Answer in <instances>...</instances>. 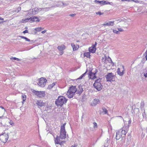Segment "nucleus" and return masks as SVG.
Listing matches in <instances>:
<instances>
[{
    "label": "nucleus",
    "mask_w": 147,
    "mask_h": 147,
    "mask_svg": "<svg viewBox=\"0 0 147 147\" xmlns=\"http://www.w3.org/2000/svg\"><path fill=\"white\" fill-rule=\"evenodd\" d=\"M77 90L78 89L76 88V86H71L69 87L66 94L69 98H71L75 94V93L77 91Z\"/></svg>",
    "instance_id": "1"
},
{
    "label": "nucleus",
    "mask_w": 147,
    "mask_h": 147,
    "mask_svg": "<svg viewBox=\"0 0 147 147\" xmlns=\"http://www.w3.org/2000/svg\"><path fill=\"white\" fill-rule=\"evenodd\" d=\"M67 100V99L63 96H59L55 102V104L57 106L62 107L64 104L66 102Z\"/></svg>",
    "instance_id": "2"
},
{
    "label": "nucleus",
    "mask_w": 147,
    "mask_h": 147,
    "mask_svg": "<svg viewBox=\"0 0 147 147\" xmlns=\"http://www.w3.org/2000/svg\"><path fill=\"white\" fill-rule=\"evenodd\" d=\"M101 79L99 78L95 81V82L93 84V86L95 88L96 90L98 91H100L103 87L102 86L100 83Z\"/></svg>",
    "instance_id": "3"
},
{
    "label": "nucleus",
    "mask_w": 147,
    "mask_h": 147,
    "mask_svg": "<svg viewBox=\"0 0 147 147\" xmlns=\"http://www.w3.org/2000/svg\"><path fill=\"white\" fill-rule=\"evenodd\" d=\"M107 81L112 82L115 81V76L112 73H109L105 76Z\"/></svg>",
    "instance_id": "4"
},
{
    "label": "nucleus",
    "mask_w": 147,
    "mask_h": 147,
    "mask_svg": "<svg viewBox=\"0 0 147 147\" xmlns=\"http://www.w3.org/2000/svg\"><path fill=\"white\" fill-rule=\"evenodd\" d=\"M8 138V135L5 133H4L0 135V140L3 143L6 142Z\"/></svg>",
    "instance_id": "5"
},
{
    "label": "nucleus",
    "mask_w": 147,
    "mask_h": 147,
    "mask_svg": "<svg viewBox=\"0 0 147 147\" xmlns=\"http://www.w3.org/2000/svg\"><path fill=\"white\" fill-rule=\"evenodd\" d=\"M47 81V80L46 79H44V78H41L40 79L38 84L41 87H44Z\"/></svg>",
    "instance_id": "6"
},
{
    "label": "nucleus",
    "mask_w": 147,
    "mask_h": 147,
    "mask_svg": "<svg viewBox=\"0 0 147 147\" xmlns=\"http://www.w3.org/2000/svg\"><path fill=\"white\" fill-rule=\"evenodd\" d=\"M33 92L36 96L39 98H42L45 96V93L44 91H38L34 90Z\"/></svg>",
    "instance_id": "7"
},
{
    "label": "nucleus",
    "mask_w": 147,
    "mask_h": 147,
    "mask_svg": "<svg viewBox=\"0 0 147 147\" xmlns=\"http://www.w3.org/2000/svg\"><path fill=\"white\" fill-rule=\"evenodd\" d=\"M29 20L30 21H32V22H39L40 20L38 19L37 17L35 16H34L32 17H30L29 18H27V19L24 20L25 22H27Z\"/></svg>",
    "instance_id": "8"
},
{
    "label": "nucleus",
    "mask_w": 147,
    "mask_h": 147,
    "mask_svg": "<svg viewBox=\"0 0 147 147\" xmlns=\"http://www.w3.org/2000/svg\"><path fill=\"white\" fill-rule=\"evenodd\" d=\"M65 129H60V137L61 139H64L66 138V134Z\"/></svg>",
    "instance_id": "9"
},
{
    "label": "nucleus",
    "mask_w": 147,
    "mask_h": 147,
    "mask_svg": "<svg viewBox=\"0 0 147 147\" xmlns=\"http://www.w3.org/2000/svg\"><path fill=\"white\" fill-rule=\"evenodd\" d=\"M95 74L96 73L92 72V70H89L88 74V77L90 79L93 80L96 78Z\"/></svg>",
    "instance_id": "10"
},
{
    "label": "nucleus",
    "mask_w": 147,
    "mask_h": 147,
    "mask_svg": "<svg viewBox=\"0 0 147 147\" xmlns=\"http://www.w3.org/2000/svg\"><path fill=\"white\" fill-rule=\"evenodd\" d=\"M129 128V125H127V126H125V127H124L123 128V129L121 131V134H122L125 135L127 133L128 129Z\"/></svg>",
    "instance_id": "11"
},
{
    "label": "nucleus",
    "mask_w": 147,
    "mask_h": 147,
    "mask_svg": "<svg viewBox=\"0 0 147 147\" xmlns=\"http://www.w3.org/2000/svg\"><path fill=\"white\" fill-rule=\"evenodd\" d=\"M122 67L123 69L121 72L120 71V69L119 68H118L117 70V73L120 76H122L124 74V71L125 70V69L124 66L122 65Z\"/></svg>",
    "instance_id": "12"
},
{
    "label": "nucleus",
    "mask_w": 147,
    "mask_h": 147,
    "mask_svg": "<svg viewBox=\"0 0 147 147\" xmlns=\"http://www.w3.org/2000/svg\"><path fill=\"white\" fill-rule=\"evenodd\" d=\"M99 102V100L98 99H94L92 101L91 105L92 106H95Z\"/></svg>",
    "instance_id": "13"
},
{
    "label": "nucleus",
    "mask_w": 147,
    "mask_h": 147,
    "mask_svg": "<svg viewBox=\"0 0 147 147\" xmlns=\"http://www.w3.org/2000/svg\"><path fill=\"white\" fill-rule=\"evenodd\" d=\"M78 89L77 90V94H80L83 91V88L82 87V86L80 85L78 86Z\"/></svg>",
    "instance_id": "14"
},
{
    "label": "nucleus",
    "mask_w": 147,
    "mask_h": 147,
    "mask_svg": "<svg viewBox=\"0 0 147 147\" xmlns=\"http://www.w3.org/2000/svg\"><path fill=\"white\" fill-rule=\"evenodd\" d=\"M36 104L39 108L41 107L44 105V103L40 100H38L37 101Z\"/></svg>",
    "instance_id": "15"
},
{
    "label": "nucleus",
    "mask_w": 147,
    "mask_h": 147,
    "mask_svg": "<svg viewBox=\"0 0 147 147\" xmlns=\"http://www.w3.org/2000/svg\"><path fill=\"white\" fill-rule=\"evenodd\" d=\"M96 47H91L89 48V52L94 53L95 52L96 48Z\"/></svg>",
    "instance_id": "16"
},
{
    "label": "nucleus",
    "mask_w": 147,
    "mask_h": 147,
    "mask_svg": "<svg viewBox=\"0 0 147 147\" xmlns=\"http://www.w3.org/2000/svg\"><path fill=\"white\" fill-rule=\"evenodd\" d=\"M57 49L59 51H61L60 53V55H62L63 53V51L65 49V47H58Z\"/></svg>",
    "instance_id": "17"
},
{
    "label": "nucleus",
    "mask_w": 147,
    "mask_h": 147,
    "mask_svg": "<svg viewBox=\"0 0 147 147\" xmlns=\"http://www.w3.org/2000/svg\"><path fill=\"white\" fill-rule=\"evenodd\" d=\"M114 21H110L109 22H107L103 24L104 26H113L114 23Z\"/></svg>",
    "instance_id": "18"
},
{
    "label": "nucleus",
    "mask_w": 147,
    "mask_h": 147,
    "mask_svg": "<svg viewBox=\"0 0 147 147\" xmlns=\"http://www.w3.org/2000/svg\"><path fill=\"white\" fill-rule=\"evenodd\" d=\"M84 57H86L87 58H90V53L88 52H85L84 53Z\"/></svg>",
    "instance_id": "19"
},
{
    "label": "nucleus",
    "mask_w": 147,
    "mask_h": 147,
    "mask_svg": "<svg viewBox=\"0 0 147 147\" xmlns=\"http://www.w3.org/2000/svg\"><path fill=\"white\" fill-rule=\"evenodd\" d=\"M121 135L119 134V132H117L116 133V139L117 140H119L121 138Z\"/></svg>",
    "instance_id": "20"
},
{
    "label": "nucleus",
    "mask_w": 147,
    "mask_h": 147,
    "mask_svg": "<svg viewBox=\"0 0 147 147\" xmlns=\"http://www.w3.org/2000/svg\"><path fill=\"white\" fill-rule=\"evenodd\" d=\"M39 10L38 8L37 7H36L34 9H32V13L33 14H36V12L38 11Z\"/></svg>",
    "instance_id": "21"
},
{
    "label": "nucleus",
    "mask_w": 147,
    "mask_h": 147,
    "mask_svg": "<svg viewBox=\"0 0 147 147\" xmlns=\"http://www.w3.org/2000/svg\"><path fill=\"white\" fill-rule=\"evenodd\" d=\"M55 84V83H53L52 84L49 85L48 87H47V89H50L51 88H52Z\"/></svg>",
    "instance_id": "22"
},
{
    "label": "nucleus",
    "mask_w": 147,
    "mask_h": 147,
    "mask_svg": "<svg viewBox=\"0 0 147 147\" xmlns=\"http://www.w3.org/2000/svg\"><path fill=\"white\" fill-rule=\"evenodd\" d=\"M29 33L30 34H35L36 33V31H35L33 29H31L29 31Z\"/></svg>",
    "instance_id": "23"
},
{
    "label": "nucleus",
    "mask_w": 147,
    "mask_h": 147,
    "mask_svg": "<svg viewBox=\"0 0 147 147\" xmlns=\"http://www.w3.org/2000/svg\"><path fill=\"white\" fill-rule=\"evenodd\" d=\"M59 138H58V136H57L55 140V143L56 144H59V143H60V139H59Z\"/></svg>",
    "instance_id": "24"
},
{
    "label": "nucleus",
    "mask_w": 147,
    "mask_h": 147,
    "mask_svg": "<svg viewBox=\"0 0 147 147\" xmlns=\"http://www.w3.org/2000/svg\"><path fill=\"white\" fill-rule=\"evenodd\" d=\"M88 70L86 69V71L83 74H82L81 76H80V77L78 78V79H82L84 77L85 75H86V73L88 72Z\"/></svg>",
    "instance_id": "25"
},
{
    "label": "nucleus",
    "mask_w": 147,
    "mask_h": 147,
    "mask_svg": "<svg viewBox=\"0 0 147 147\" xmlns=\"http://www.w3.org/2000/svg\"><path fill=\"white\" fill-rule=\"evenodd\" d=\"M94 2L96 3H99V4L101 5H102V1H99L97 0H95Z\"/></svg>",
    "instance_id": "26"
},
{
    "label": "nucleus",
    "mask_w": 147,
    "mask_h": 147,
    "mask_svg": "<svg viewBox=\"0 0 147 147\" xmlns=\"http://www.w3.org/2000/svg\"><path fill=\"white\" fill-rule=\"evenodd\" d=\"M102 112L104 113L105 114H107L108 113V111L107 109L104 107L102 108Z\"/></svg>",
    "instance_id": "27"
},
{
    "label": "nucleus",
    "mask_w": 147,
    "mask_h": 147,
    "mask_svg": "<svg viewBox=\"0 0 147 147\" xmlns=\"http://www.w3.org/2000/svg\"><path fill=\"white\" fill-rule=\"evenodd\" d=\"M43 28H42L41 27H38L37 28H35L34 30H36V31H40L42 29H43Z\"/></svg>",
    "instance_id": "28"
},
{
    "label": "nucleus",
    "mask_w": 147,
    "mask_h": 147,
    "mask_svg": "<svg viewBox=\"0 0 147 147\" xmlns=\"http://www.w3.org/2000/svg\"><path fill=\"white\" fill-rule=\"evenodd\" d=\"M110 3L107 1H105L103 0L102 1V5H104L105 4H110Z\"/></svg>",
    "instance_id": "29"
},
{
    "label": "nucleus",
    "mask_w": 147,
    "mask_h": 147,
    "mask_svg": "<svg viewBox=\"0 0 147 147\" xmlns=\"http://www.w3.org/2000/svg\"><path fill=\"white\" fill-rule=\"evenodd\" d=\"M10 59L11 60H12L13 59V60H16L18 61H20V59L17 58L16 57H13L12 58H11Z\"/></svg>",
    "instance_id": "30"
},
{
    "label": "nucleus",
    "mask_w": 147,
    "mask_h": 147,
    "mask_svg": "<svg viewBox=\"0 0 147 147\" xmlns=\"http://www.w3.org/2000/svg\"><path fill=\"white\" fill-rule=\"evenodd\" d=\"M20 37L21 38H23V39H25L27 41H29L30 40L29 39H28V38H26L25 37L22 36H20Z\"/></svg>",
    "instance_id": "31"
},
{
    "label": "nucleus",
    "mask_w": 147,
    "mask_h": 147,
    "mask_svg": "<svg viewBox=\"0 0 147 147\" xmlns=\"http://www.w3.org/2000/svg\"><path fill=\"white\" fill-rule=\"evenodd\" d=\"M22 98L23 101H24L26 100V96L24 94L23 95H22Z\"/></svg>",
    "instance_id": "32"
},
{
    "label": "nucleus",
    "mask_w": 147,
    "mask_h": 147,
    "mask_svg": "<svg viewBox=\"0 0 147 147\" xmlns=\"http://www.w3.org/2000/svg\"><path fill=\"white\" fill-rule=\"evenodd\" d=\"M66 124L65 123H64L63 124V125L61 126V129H65V125Z\"/></svg>",
    "instance_id": "33"
},
{
    "label": "nucleus",
    "mask_w": 147,
    "mask_h": 147,
    "mask_svg": "<svg viewBox=\"0 0 147 147\" xmlns=\"http://www.w3.org/2000/svg\"><path fill=\"white\" fill-rule=\"evenodd\" d=\"M74 51L76 50L79 48V47H72Z\"/></svg>",
    "instance_id": "34"
},
{
    "label": "nucleus",
    "mask_w": 147,
    "mask_h": 147,
    "mask_svg": "<svg viewBox=\"0 0 147 147\" xmlns=\"http://www.w3.org/2000/svg\"><path fill=\"white\" fill-rule=\"evenodd\" d=\"M113 32L114 33H116L117 34H118L119 33V32L118 31L116 30H113Z\"/></svg>",
    "instance_id": "35"
},
{
    "label": "nucleus",
    "mask_w": 147,
    "mask_h": 147,
    "mask_svg": "<svg viewBox=\"0 0 147 147\" xmlns=\"http://www.w3.org/2000/svg\"><path fill=\"white\" fill-rule=\"evenodd\" d=\"M61 3L62 4L61 5L62 6H67L68 5V3H63V2H61Z\"/></svg>",
    "instance_id": "36"
},
{
    "label": "nucleus",
    "mask_w": 147,
    "mask_h": 147,
    "mask_svg": "<svg viewBox=\"0 0 147 147\" xmlns=\"http://www.w3.org/2000/svg\"><path fill=\"white\" fill-rule=\"evenodd\" d=\"M94 124V128H95L97 127V124L96 122H94L93 123Z\"/></svg>",
    "instance_id": "37"
},
{
    "label": "nucleus",
    "mask_w": 147,
    "mask_h": 147,
    "mask_svg": "<svg viewBox=\"0 0 147 147\" xmlns=\"http://www.w3.org/2000/svg\"><path fill=\"white\" fill-rule=\"evenodd\" d=\"M142 116L143 117H146V115L144 110L143 113H142Z\"/></svg>",
    "instance_id": "38"
},
{
    "label": "nucleus",
    "mask_w": 147,
    "mask_h": 147,
    "mask_svg": "<svg viewBox=\"0 0 147 147\" xmlns=\"http://www.w3.org/2000/svg\"><path fill=\"white\" fill-rule=\"evenodd\" d=\"M96 14H98L100 15H101L103 14V13H101L100 11L97 12L96 13Z\"/></svg>",
    "instance_id": "39"
},
{
    "label": "nucleus",
    "mask_w": 147,
    "mask_h": 147,
    "mask_svg": "<svg viewBox=\"0 0 147 147\" xmlns=\"http://www.w3.org/2000/svg\"><path fill=\"white\" fill-rule=\"evenodd\" d=\"M118 31L122 32L123 30L121 28H118Z\"/></svg>",
    "instance_id": "40"
},
{
    "label": "nucleus",
    "mask_w": 147,
    "mask_h": 147,
    "mask_svg": "<svg viewBox=\"0 0 147 147\" xmlns=\"http://www.w3.org/2000/svg\"><path fill=\"white\" fill-rule=\"evenodd\" d=\"M131 119H129V120L128 121V125H129H129H130L131 123Z\"/></svg>",
    "instance_id": "41"
},
{
    "label": "nucleus",
    "mask_w": 147,
    "mask_h": 147,
    "mask_svg": "<svg viewBox=\"0 0 147 147\" xmlns=\"http://www.w3.org/2000/svg\"><path fill=\"white\" fill-rule=\"evenodd\" d=\"M141 107H144V103H141Z\"/></svg>",
    "instance_id": "42"
},
{
    "label": "nucleus",
    "mask_w": 147,
    "mask_h": 147,
    "mask_svg": "<svg viewBox=\"0 0 147 147\" xmlns=\"http://www.w3.org/2000/svg\"><path fill=\"white\" fill-rule=\"evenodd\" d=\"M23 33H28V31L27 30H26L23 31Z\"/></svg>",
    "instance_id": "43"
},
{
    "label": "nucleus",
    "mask_w": 147,
    "mask_h": 147,
    "mask_svg": "<svg viewBox=\"0 0 147 147\" xmlns=\"http://www.w3.org/2000/svg\"><path fill=\"white\" fill-rule=\"evenodd\" d=\"M64 142H62V141L61 142L60 141V142H59L60 143H59L58 144H59L60 145H61L62 144H63V143H64Z\"/></svg>",
    "instance_id": "44"
},
{
    "label": "nucleus",
    "mask_w": 147,
    "mask_h": 147,
    "mask_svg": "<svg viewBox=\"0 0 147 147\" xmlns=\"http://www.w3.org/2000/svg\"><path fill=\"white\" fill-rule=\"evenodd\" d=\"M75 15V14H71L69 15V16L73 17Z\"/></svg>",
    "instance_id": "45"
},
{
    "label": "nucleus",
    "mask_w": 147,
    "mask_h": 147,
    "mask_svg": "<svg viewBox=\"0 0 147 147\" xmlns=\"http://www.w3.org/2000/svg\"><path fill=\"white\" fill-rule=\"evenodd\" d=\"M145 53H146V55L145 56L146 59V60H147V50H146Z\"/></svg>",
    "instance_id": "46"
},
{
    "label": "nucleus",
    "mask_w": 147,
    "mask_h": 147,
    "mask_svg": "<svg viewBox=\"0 0 147 147\" xmlns=\"http://www.w3.org/2000/svg\"><path fill=\"white\" fill-rule=\"evenodd\" d=\"M134 1V2L136 3H139V1H138L137 0H132Z\"/></svg>",
    "instance_id": "47"
},
{
    "label": "nucleus",
    "mask_w": 147,
    "mask_h": 147,
    "mask_svg": "<svg viewBox=\"0 0 147 147\" xmlns=\"http://www.w3.org/2000/svg\"><path fill=\"white\" fill-rule=\"evenodd\" d=\"M0 108H1L2 109H3L4 110V111H5V110L4 109V108L2 106H0Z\"/></svg>",
    "instance_id": "48"
},
{
    "label": "nucleus",
    "mask_w": 147,
    "mask_h": 147,
    "mask_svg": "<svg viewBox=\"0 0 147 147\" xmlns=\"http://www.w3.org/2000/svg\"><path fill=\"white\" fill-rule=\"evenodd\" d=\"M46 32V30H44L41 32V33L42 34H44Z\"/></svg>",
    "instance_id": "49"
},
{
    "label": "nucleus",
    "mask_w": 147,
    "mask_h": 147,
    "mask_svg": "<svg viewBox=\"0 0 147 147\" xmlns=\"http://www.w3.org/2000/svg\"><path fill=\"white\" fill-rule=\"evenodd\" d=\"M144 76L145 77V78H147V73H146V74H144Z\"/></svg>",
    "instance_id": "50"
},
{
    "label": "nucleus",
    "mask_w": 147,
    "mask_h": 147,
    "mask_svg": "<svg viewBox=\"0 0 147 147\" xmlns=\"http://www.w3.org/2000/svg\"><path fill=\"white\" fill-rule=\"evenodd\" d=\"M77 146V145L76 144H74V146L72 145L71 146V147H76Z\"/></svg>",
    "instance_id": "51"
},
{
    "label": "nucleus",
    "mask_w": 147,
    "mask_h": 147,
    "mask_svg": "<svg viewBox=\"0 0 147 147\" xmlns=\"http://www.w3.org/2000/svg\"><path fill=\"white\" fill-rule=\"evenodd\" d=\"M62 5V4L61 3V2H60V3H59V4H58V5L59 6H62V5Z\"/></svg>",
    "instance_id": "52"
},
{
    "label": "nucleus",
    "mask_w": 147,
    "mask_h": 147,
    "mask_svg": "<svg viewBox=\"0 0 147 147\" xmlns=\"http://www.w3.org/2000/svg\"><path fill=\"white\" fill-rule=\"evenodd\" d=\"M95 44L92 45V46H96V42H95Z\"/></svg>",
    "instance_id": "53"
},
{
    "label": "nucleus",
    "mask_w": 147,
    "mask_h": 147,
    "mask_svg": "<svg viewBox=\"0 0 147 147\" xmlns=\"http://www.w3.org/2000/svg\"><path fill=\"white\" fill-rule=\"evenodd\" d=\"M71 46H75L74 43H71Z\"/></svg>",
    "instance_id": "54"
},
{
    "label": "nucleus",
    "mask_w": 147,
    "mask_h": 147,
    "mask_svg": "<svg viewBox=\"0 0 147 147\" xmlns=\"http://www.w3.org/2000/svg\"><path fill=\"white\" fill-rule=\"evenodd\" d=\"M4 19L3 18H1L0 17V20H3Z\"/></svg>",
    "instance_id": "55"
},
{
    "label": "nucleus",
    "mask_w": 147,
    "mask_h": 147,
    "mask_svg": "<svg viewBox=\"0 0 147 147\" xmlns=\"http://www.w3.org/2000/svg\"><path fill=\"white\" fill-rule=\"evenodd\" d=\"M4 22V21H2V22H0V24H2V23H3V22Z\"/></svg>",
    "instance_id": "56"
},
{
    "label": "nucleus",
    "mask_w": 147,
    "mask_h": 147,
    "mask_svg": "<svg viewBox=\"0 0 147 147\" xmlns=\"http://www.w3.org/2000/svg\"><path fill=\"white\" fill-rule=\"evenodd\" d=\"M38 9L39 10V11H41L42 9L41 8H39V9Z\"/></svg>",
    "instance_id": "57"
},
{
    "label": "nucleus",
    "mask_w": 147,
    "mask_h": 147,
    "mask_svg": "<svg viewBox=\"0 0 147 147\" xmlns=\"http://www.w3.org/2000/svg\"><path fill=\"white\" fill-rule=\"evenodd\" d=\"M119 117H121V119H122L123 120V118H122V117H121V116H119Z\"/></svg>",
    "instance_id": "58"
},
{
    "label": "nucleus",
    "mask_w": 147,
    "mask_h": 147,
    "mask_svg": "<svg viewBox=\"0 0 147 147\" xmlns=\"http://www.w3.org/2000/svg\"><path fill=\"white\" fill-rule=\"evenodd\" d=\"M127 0H121V1H126Z\"/></svg>",
    "instance_id": "59"
},
{
    "label": "nucleus",
    "mask_w": 147,
    "mask_h": 147,
    "mask_svg": "<svg viewBox=\"0 0 147 147\" xmlns=\"http://www.w3.org/2000/svg\"><path fill=\"white\" fill-rule=\"evenodd\" d=\"M3 117V116H1V117H0V118H2V117Z\"/></svg>",
    "instance_id": "60"
},
{
    "label": "nucleus",
    "mask_w": 147,
    "mask_h": 147,
    "mask_svg": "<svg viewBox=\"0 0 147 147\" xmlns=\"http://www.w3.org/2000/svg\"><path fill=\"white\" fill-rule=\"evenodd\" d=\"M105 61V60H104V61Z\"/></svg>",
    "instance_id": "61"
},
{
    "label": "nucleus",
    "mask_w": 147,
    "mask_h": 147,
    "mask_svg": "<svg viewBox=\"0 0 147 147\" xmlns=\"http://www.w3.org/2000/svg\"><path fill=\"white\" fill-rule=\"evenodd\" d=\"M77 46H79V45H77Z\"/></svg>",
    "instance_id": "62"
},
{
    "label": "nucleus",
    "mask_w": 147,
    "mask_h": 147,
    "mask_svg": "<svg viewBox=\"0 0 147 147\" xmlns=\"http://www.w3.org/2000/svg\"><path fill=\"white\" fill-rule=\"evenodd\" d=\"M146 12L147 13V11H146Z\"/></svg>",
    "instance_id": "63"
},
{
    "label": "nucleus",
    "mask_w": 147,
    "mask_h": 147,
    "mask_svg": "<svg viewBox=\"0 0 147 147\" xmlns=\"http://www.w3.org/2000/svg\"><path fill=\"white\" fill-rule=\"evenodd\" d=\"M57 147H58L57 146Z\"/></svg>",
    "instance_id": "64"
}]
</instances>
